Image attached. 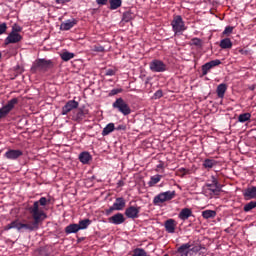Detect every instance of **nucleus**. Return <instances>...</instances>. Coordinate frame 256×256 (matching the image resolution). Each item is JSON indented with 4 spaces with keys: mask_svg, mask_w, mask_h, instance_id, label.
I'll return each instance as SVG.
<instances>
[{
    "mask_svg": "<svg viewBox=\"0 0 256 256\" xmlns=\"http://www.w3.org/2000/svg\"><path fill=\"white\" fill-rule=\"evenodd\" d=\"M49 203L46 197H41L38 201H35L32 206L28 208L30 215H32V222L22 223L19 219L13 220L10 224H7L4 227V231H10V229H16L19 233L23 231H29V233L33 231H37L39 229V225L47 219V214L43 209L39 208L45 207Z\"/></svg>",
    "mask_w": 256,
    "mask_h": 256,
    "instance_id": "nucleus-1",
    "label": "nucleus"
},
{
    "mask_svg": "<svg viewBox=\"0 0 256 256\" xmlns=\"http://www.w3.org/2000/svg\"><path fill=\"white\" fill-rule=\"evenodd\" d=\"M53 60H47L45 58L36 59L31 68V73H37V71H42V73H47L49 69H53Z\"/></svg>",
    "mask_w": 256,
    "mask_h": 256,
    "instance_id": "nucleus-2",
    "label": "nucleus"
},
{
    "mask_svg": "<svg viewBox=\"0 0 256 256\" xmlns=\"http://www.w3.org/2000/svg\"><path fill=\"white\" fill-rule=\"evenodd\" d=\"M175 191H166L157 194L153 199V205L156 207H163V203H167V201H171L175 199Z\"/></svg>",
    "mask_w": 256,
    "mask_h": 256,
    "instance_id": "nucleus-3",
    "label": "nucleus"
},
{
    "mask_svg": "<svg viewBox=\"0 0 256 256\" xmlns=\"http://www.w3.org/2000/svg\"><path fill=\"white\" fill-rule=\"evenodd\" d=\"M113 109H117L119 113H122L124 117H127V115H131V107L123 98H117L113 104Z\"/></svg>",
    "mask_w": 256,
    "mask_h": 256,
    "instance_id": "nucleus-4",
    "label": "nucleus"
},
{
    "mask_svg": "<svg viewBox=\"0 0 256 256\" xmlns=\"http://www.w3.org/2000/svg\"><path fill=\"white\" fill-rule=\"evenodd\" d=\"M171 26L174 35H179L183 33V31H187V26H185V21H183L181 15L174 16Z\"/></svg>",
    "mask_w": 256,
    "mask_h": 256,
    "instance_id": "nucleus-5",
    "label": "nucleus"
},
{
    "mask_svg": "<svg viewBox=\"0 0 256 256\" xmlns=\"http://www.w3.org/2000/svg\"><path fill=\"white\" fill-rule=\"evenodd\" d=\"M149 68L152 73H165L167 71V64L159 59H154L150 62Z\"/></svg>",
    "mask_w": 256,
    "mask_h": 256,
    "instance_id": "nucleus-6",
    "label": "nucleus"
},
{
    "mask_svg": "<svg viewBox=\"0 0 256 256\" xmlns=\"http://www.w3.org/2000/svg\"><path fill=\"white\" fill-rule=\"evenodd\" d=\"M206 187L211 192V195H219L223 186L219 184V180L215 176H211V183H206Z\"/></svg>",
    "mask_w": 256,
    "mask_h": 256,
    "instance_id": "nucleus-7",
    "label": "nucleus"
},
{
    "mask_svg": "<svg viewBox=\"0 0 256 256\" xmlns=\"http://www.w3.org/2000/svg\"><path fill=\"white\" fill-rule=\"evenodd\" d=\"M17 103H19V99L12 98L7 102L5 106L0 108V119H2V117H5L8 113H11V111L15 109V106L17 105Z\"/></svg>",
    "mask_w": 256,
    "mask_h": 256,
    "instance_id": "nucleus-8",
    "label": "nucleus"
},
{
    "mask_svg": "<svg viewBox=\"0 0 256 256\" xmlns=\"http://www.w3.org/2000/svg\"><path fill=\"white\" fill-rule=\"evenodd\" d=\"M23 36L19 33L10 32L4 40V45H11L22 41Z\"/></svg>",
    "mask_w": 256,
    "mask_h": 256,
    "instance_id": "nucleus-9",
    "label": "nucleus"
},
{
    "mask_svg": "<svg viewBox=\"0 0 256 256\" xmlns=\"http://www.w3.org/2000/svg\"><path fill=\"white\" fill-rule=\"evenodd\" d=\"M140 211H141V207L130 206V207L126 208L124 215L128 219H138Z\"/></svg>",
    "mask_w": 256,
    "mask_h": 256,
    "instance_id": "nucleus-10",
    "label": "nucleus"
},
{
    "mask_svg": "<svg viewBox=\"0 0 256 256\" xmlns=\"http://www.w3.org/2000/svg\"><path fill=\"white\" fill-rule=\"evenodd\" d=\"M218 65H221V60L219 59L211 60L205 63L204 65H202V75H207L211 71V69L218 67Z\"/></svg>",
    "mask_w": 256,
    "mask_h": 256,
    "instance_id": "nucleus-11",
    "label": "nucleus"
},
{
    "mask_svg": "<svg viewBox=\"0 0 256 256\" xmlns=\"http://www.w3.org/2000/svg\"><path fill=\"white\" fill-rule=\"evenodd\" d=\"M79 107V102L75 100L68 101L63 107L61 115H67L73 111V109H77Z\"/></svg>",
    "mask_w": 256,
    "mask_h": 256,
    "instance_id": "nucleus-12",
    "label": "nucleus"
},
{
    "mask_svg": "<svg viewBox=\"0 0 256 256\" xmlns=\"http://www.w3.org/2000/svg\"><path fill=\"white\" fill-rule=\"evenodd\" d=\"M23 151L21 150H15V149H9L5 152L4 157L6 159H10L11 161H15L19 159V157H22Z\"/></svg>",
    "mask_w": 256,
    "mask_h": 256,
    "instance_id": "nucleus-13",
    "label": "nucleus"
},
{
    "mask_svg": "<svg viewBox=\"0 0 256 256\" xmlns=\"http://www.w3.org/2000/svg\"><path fill=\"white\" fill-rule=\"evenodd\" d=\"M108 223L112 225H123L125 223V216L123 213H116L112 217L108 218Z\"/></svg>",
    "mask_w": 256,
    "mask_h": 256,
    "instance_id": "nucleus-14",
    "label": "nucleus"
},
{
    "mask_svg": "<svg viewBox=\"0 0 256 256\" xmlns=\"http://www.w3.org/2000/svg\"><path fill=\"white\" fill-rule=\"evenodd\" d=\"M78 21L75 18L68 19L61 23L60 30L61 31H69L70 29H73L75 25H77Z\"/></svg>",
    "mask_w": 256,
    "mask_h": 256,
    "instance_id": "nucleus-15",
    "label": "nucleus"
},
{
    "mask_svg": "<svg viewBox=\"0 0 256 256\" xmlns=\"http://www.w3.org/2000/svg\"><path fill=\"white\" fill-rule=\"evenodd\" d=\"M243 197H244L245 201H251V199H256V187L251 186V187L246 188L243 191Z\"/></svg>",
    "mask_w": 256,
    "mask_h": 256,
    "instance_id": "nucleus-16",
    "label": "nucleus"
},
{
    "mask_svg": "<svg viewBox=\"0 0 256 256\" xmlns=\"http://www.w3.org/2000/svg\"><path fill=\"white\" fill-rule=\"evenodd\" d=\"M164 227L167 233H175V229L177 227V221H175L174 219H168L165 221Z\"/></svg>",
    "mask_w": 256,
    "mask_h": 256,
    "instance_id": "nucleus-17",
    "label": "nucleus"
},
{
    "mask_svg": "<svg viewBox=\"0 0 256 256\" xmlns=\"http://www.w3.org/2000/svg\"><path fill=\"white\" fill-rule=\"evenodd\" d=\"M203 247L194 246L188 249V256H205V252H203Z\"/></svg>",
    "mask_w": 256,
    "mask_h": 256,
    "instance_id": "nucleus-18",
    "label": "nucleus"
},
{
    "mask_svg": "<svg viewBox=\"0 0 256 256\" xmlns=\"http://www.w3.org/2000/svg\"><path fill=\"white\" fill-rule=\"evenodd\" d=\"M192 215L193 211L190 208H184L180 211L178 217L179 219H181V221H187V219H189V217H191Z\"/></svg>",
    "mask_w": 256,
    "mask_h": 256,
    "instance_id": "nucleus-19",
    "label": "nucleus"
},
{
    "mask_svg": "<svg viewBox=\"0 0 256 256\" xmlns=\"http://www.w3.org/2000/svg\"><path fill=\"white\" fill-rule=\"evenodd\" d=\"M125 198L123 197H118L116 198L115 202L113 203L114 208L116 209V211H123V209H125Z\"/></svg>",
    "mask_w": 256,
    "mask_h": 256,
    "instance_id": "nucleus-20",
    "label": "nucleus"
},
{
    "mask_svg": "<svg viewBox=\"0 0 256 256\" xmlns=\"http://www.w3.org/2000/svg\"><path fill=\"white\" fill-rule=\"evenodd\" d=\"M226 92H227V84L222 83L217 86L216 93L219 99H223V97H225Z\"/></svg>",
    "mask_w": 256,
    "mask_h": 256,
    "instance_id": "nucleus-21",
    "label": "nucleus"
},
{
    "mask_svg": "<svg viewBox=\"0 0 256 256\" xmlns=\"http://www.w3.org/2000/svg\"><path fill=\"white\" fill-rule=\"evenodd\" d=\"M115 131V123L111 122L106 125V127L102 130V137H107V135H111Z\"/></svg>",
    "mask_w": 256,
    "mask_h": 256,
    "instance_id": "nucleus-22",
    "label": "nucleus"
},
{
    "mask_svg": "<svg viewBox=\"0 0 256 256\" xmlns=\"http://www.w3.org/2000/svg\"><path fill=\"white\" fill-rule=\"evenodd\" d=\"M79 231H81L79 228V224H69L65 228V233L67 235H71V233H78Z\"/></svg>",
    "mask_w": 256,
    "mask_h": 256,
    "instance_id": "nucleus-23",
    "label": "nucleus"
},
{
    "mask_svg": "<svg viewBox=\"0 0 256 256\" xmlns=\"http://www.w3.org/2000/svg\"><path fill=\"white\" fill-rule=\"evenodd\" d=\"M216 165L217 162L215 160L206 158L203 161L202 167H204V169H213Z\"/></svg>",
    "mask_w": 256,
    "mask_h": 256,
    "instance_id": "nucleus-24",
    "label": "nucleus"
},
{
    "mask_svg": "<svg viewBox=\"0 0 256 256\" xmlns=\"http://www.w3.org/2000/svg\"><path fill=\"white\" fill-rule=\"evenodd\" d=\"M203 219H215L217 217V212L214 210H204L202 211Z\"/></svg>",
    "mask_w": 256,
    "mask_h": 256,
    "instance_id": "nucleus-25",
    "label": "nucleus"
},
{
    "mask_svg": "<svg viewBox=\"0 0 256 256\" xmlns=\"http://www.w3.org/2000/svg\"><path fill=\"white\" fill-rule=\"evenodd\" d=\"M90 159H91V154H89V152H82L79 155V161L80 163H83V165H87Z\"/></svg>",
    "mask_w": 256,
    "mask_h": 256,
    "instance_id": "nucleus-26",
    "label": "nucleus"
},
{
    "mask_svg": "<svg viewBox=\"0 0 256 256\" xmlns=\"http://www.w3.org/2000/svg\"><path fill=\"white\" fill-rule=\"evenodd\" d=\"M221 49H231L233 47V42H231L230 38H224L220 41Z\"/></svg>",
    "mask_w": 256,
    "mask_h": 256,
    "instance_id": "nucleus-27",
    "label": "nucleus"
},
{
    "mask_svg": "<svg viewBox=\"0 0 256 256\" xmlns=\"http://www.w3.org/2000/svg\"><path fill=\"white\" fill-rule=\"evenodd\" d=\"M162 178L163 176L159 174L151 176L150 181L148 182L149 187H155V185H157Z\"/></svg>",
    "mask_w": 256,
    "mask_h": 256,
    "instance_id": "nucleus-28",
    "label": "nucleus"
},
{
    "mask_svg": "<svg viewBox=\"0 0 256 256\" xmlns=\"http://www.w3.org/2000/svg\"><path fill=\"white\" fill-rule=\"evenodd\" d=\"M60 57H61L62 61H65V62L71 61V59H73L75 57V53L66 51V52L61 53Z\"/></svg>",
    "mask_w": 256,
    "mask_h": 256,
    "instance_id": "nucleus-29",
    "label": "nucleus"
},
{
    "mask_svg": "<svg viewBox=\"0 0 256 256\" xmlns=\"http://www.w3.org/2000/svg\"><path fill=\"white\" fill-rule=\"evenodd\" d=\"M85 119V112L83 110H78L76 114L73 116V120L77 121V123H81Z\"/></svg>",
    "mask_w": 256,
    "mask_h": 256,
    "instance_id": "nucleus-30",
    "label": "nucleus"
},
{
    "mask_svg": "<svg viewBox=\"0 0 256 256\" xmlns=\"http://www.w3.org/2000/svg\"><path fill=\"white\" fill-rule=\"evenodd\" d=\"M109 3H110L111 11H115V9H119V7H121V5H123L122 0H110Z\"/></svg>",
    "mask_w": 256,
    "mask_h": 256,
    "instance_id": "nucleus-31",
    "label": "nucleus"
},
{
    "mask_svg": "<svg viewBox=\"0 0 256 256\" xmlns=\"http://www.w3.org/2000/svg\"><path fill=\"white\" fill-rule=\"evenodd\" d=\"M239 123H246V121H251V113H243L238 116Z\"/></svg>",
    "mask_w": 256,
    "mask_h": 256,
    "instance_id": "nucleus-32",
    "label": "nucleus"
},
{
    "mask_svg": "<svg viewBox=\"0 0 256 256\" xmlns=\"http://www.w3.org/2000/svg\"><path fill=\"white\" fill-rule=\"evenodd\" d=\"M256 208V201H250L249 203L245 204L243 207L244 213H249V211H253Z\"/></svg>",
    "mask_w": 256,
    "mask_h": 256,
    "instance_id": "nucleus-33",
    "label": "nucleus"
},
{
    "mask_svg": "<svg viewBox=\"0 0 256 256\" xmlns=\"http://www.w3.org/2000/svg\"><path fill=\"white\" fill-rule=\"evenodd\" d=\"M92 221L90 219H84V220H80L78 223V227L81 230L83 229H87V227H89V225H91Z\"/></svg>",
    "mask_w": 256,
    "mask_h": 256,
    "instance_id": "nucleus-34",
    "label": "nucleus"
},
{
    "mask_svg": "<svg viewBox=\"0 0 256 256\" xmlns=\"http://www.w3.org/2000/svg\"><path fill=\"white\" fill-rule=\"evenodd\" d=\"M51 255V250L49 247H43L38 250V256H49Z\"/></svg>",
    "mask_w": 256,
    "mask_h": 256,
    "instance_id": "nucleus-35",
    "label": "nucleus"
},
{
    "mask_svg": "<svg viewBox=\"0 0 256 256\" xmlns=\"http://www.w3.org/2000/svg\"><path fill=\"white\" fill-rule=\"evenodd\" d=\"M131 19H133V13H131V12L123 13L122 21H124V23H129V21H131Z\"/></svg>",
    "mask_w": 256,
    "mask_h": 256,
    "instance_id": "nucleus-36",
    "label": "nucleus"
},
{
    "mask_svg": "<svg viewBox=\"0 0 256 256\" xmlns=\"http://www.w3.org/2000/svg\"><path fill=\"white\" fill-rule=\"evenodd\" d=\"M132 256H147V252L143 248H136Z\"/></svg>",
    "mask_w": 256,
    "mask_h": 256,
    "instance_id": "nucleus-37",
    "label": "nucleus"
},
{
    "mask_svg": "<svg viewBox=\"0 0 256 256\" xmlns=\"http://www.w3.org/2000/svg\"><path fill=\"white\" fill-rule=\"evenodd\" d=\"M118 93H123V89L121 88H115V89H112L110 92H109V97H113L115 95H118Z\"/></svg>",
    "mask_w": 256,
    "mask_h": 256,
    "instance_id": "nucleus-38",
    "label": "nucleus"
},
{
    "mask_svg": "<svg viewBox=\"0 0 256 256\" xmlns=\"http://www.w3.org/2000/svg\"><path fill=\"white\" fill-rule=\"evenodd\" d=\"M23 31V28H21V26L14 24L12 26V30L11 33H21Z\"/></svg>",
    "mask_w": 256,
    "mask_h": 256,
    "instance_id": "nucleus-39",
    "label": "nucleus"
},
{
    "mask_svg": "<svg viewBox=\"0 0 256 256\" xmlns=\"http://www.w3.org/2000/svg\"><path fill=\"white\" fill-rule=\"evenodd\" d=\"M161 97H163V90H157L154 95L152 96V99L157 100V99H161Z\"/></svg>",
    "mask_w": 256,
    "mask_h": 256,
    "instance_id": "nucleus-40",
    "label": "nucleus"
},
{
    "mask_svg": "<svg viewBox=\"0 0 256 256\" xmlns=\"http://www.w3.org/2000/svg\"><path fill=\"white\" fill-rule=\"evenodd\" d=\"M233 29H235V27L226 26L224 31H223V35H231V33H233Z\"/></svg>",
    "mask_w": 256,
    "mask_h": 256,
    "instance_id": "nucleus-41",
    "label": "nucleus"
},
{
    "mask_svg": "<svg viewBox=\"0 0 256 256\" xmlns=\"http://www.w3.org/2000/svg\"><path fill=\"white\" fill-rule=\"evenodd\" d=\"M192 45H195V47H201L202 41L200 38H192L191 40Z\"/></svg>",
    "mask_w": 256,
    "mask_h": 256,
    "instance_id": "nucleus-42",
    "label": "nucleus"
},
{
    "mask_svg": "<svg viewBox=\"0 0 256 256\" xmlns=\"http://www.w3.org/2000/svg\"><path fill=\"white\" fill-rule=\"evenodd\" d=\"M7 31V23H1L0 24V35H3V33H6Z\"/></svg>",
    "mask_w": 256,
    "mask_h": 256,
    "instance_id": "nucleus-43",
    "label": "nucleus"
},
{
    "mask_svg": "<svg viewBox=\"0 0 256 256\" xmlns=\"http://www.w3.org/2000/svg\"><path fill=\"white\" fill-rule=\"evenodd\" d=\"M115 131H127V125L120 124L117 127H115Z\"/></svg>",
    "mask_w": 256,
    "mask_h": 256,
    "instance_id": "nucleus-44",
    "label": "nucleus"
},
{
    "mask_svg": "<svg viewBox=\"0 0 256 256\" xmlns=\"http://www.w3.org/2000/svg\"><path fill=\"white\" fill-rule=\"evenodd\" d=\"M115 73H116L115 70H113V69H108V70H106L105 75H106L107 77H113V75H115Z\"/></svg>",
    "mask_w": 256,
    "mask_h": 256,
    "instance_id": "nucleus-45",
    "label": "nucleus"
},
{
    "mask_svg": "<svg viewBox=\"0 0 256 256\" xmlns=\"http://www.w3.org/2000/svg\"><path fill=\"white\" fill-rule=\"evenodd\" d=\"M113 211H116V208L114 205H112L109 209L106 210V215L107 216L111 215Z\"/></svg>",
    "mask_w": 256,
    "mask_h": 256,
    "instance_id": "nucleus-46",
    "label": "nucleus"
},
{
    "mask_svg": "<svg viewBox=\"0 0 256 256\" xmlns=\"http://www.w3.org/2000/svg\"><path fill=\"white\" fill-rule=\"evenodd\" d=\"M71 0H55L57 5H65V3H69Z\"/></svg>",
    "mask_w": 256,
    "mask_h": 256,
    "instance_id": "nucleus-47",
    "label": "nucleus"
},
{
    "mask_svg": "<svg viewBox=\"0 0 256 256\" xmlns=\"http://www.w3.org/2000/svg\"><path fill=\"white\" fill-rule=\"evenodd\" d=\"M238 53H240V55H249V50L239 49Z\"/></svg>",
    "mask_w": 256,
    "mask_h": 256,
    "instance_id": "nucleus-48",
    "label": "nucleus"
},
{
    "mask_svg": "<svg viewBox=\"0 0 256 256\" xmlns=\"http://www.w3.org/2000/svg\"><path fill=\"white\" fill-rule=\"evenodd\" d=\"M109 0H96L97 5H107Z\"/></svg>",
    "mask_w": 256,
    "mask_h": 256,
    "instance_id": "nucleus-49",
    "label": "nucleus"
},
{
    "mask_svg": "<svg viewBox=\"0 0 256 256\" xmlns=\"http://www.w3.org/2000/svg\"><path fill=\"white\" fill-rule=\"evenodd\" d=\"M95 51H98V53H103L105 51V48L103 46L95 47Z\"/></svg>",
    "mask_w": 256,
    "mask_h": 256,
    "instance_id": "nucleus-50",
    "label": "nucleus"
},
{
    "mask_svg": "<svg viewBox=\"0 0 256 256\" xmlns=\"http://www.w3.org/2000/svg\"><path fill=\"white\" fill-rule=\"evenodd\" d=\"M156 167H157V169H163V167H164L163 162H160Z\"/></svg>",
    "mask_w": 256,
    "mask_h": 256,
    "instance_id": "nucleus-51",
    "label": "nucleus"
},
{
    "mask_svg": "<svg viewBox=\"0 0 256 256\" xmlns=\"http://www.w3.org/2000/svg\"><path fill=\"white\" fill-rule=\"evenodd\" d=\"M147 83H149V81H148V80L145 82V84L147 85Z\"/></svg>",
    "mask_w": 256,
    "mask_h": 256,
    "instance_id": "nucleus-52",
    "label": "nucleus"
},
{
    "mask_svg": "<svg viewBox=\"0 0 256 256\" xmlns=\"http://www.w3.org/2000/svg\"><path fill=\"white\" fill-rule=\"evenodd\" d=\"M1 57H2V54H1V52H0V59H1Z\"/></svg>",
    "mask_w": 256,
    "mask_h": 256,
    "instance_id": "nucleus-53",
    "label": "nucleus"
}]
</instances>
